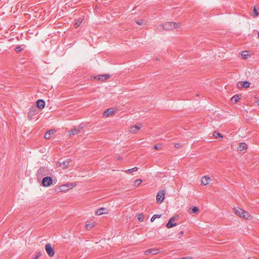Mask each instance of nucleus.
<instances>
[{
	"mask_svg": "<svg viewBox=\"0 0 259 259\" xmlns=\"http://www.w3.org/2000/svg\"><path fill=\"white\" fill-rule=\"evenodd\" d=\"M234 213L238 216L246 219V220H249L251 219L252 218L251 215L243 209L238 207L237 208H234Z\"/></svg>",
	"mask_w": 259,
	"mask_h": 259,
	"instance_id": "nucleus-1",
	"label": "nucleus"
},
{
	"mask_svg": "<svg viewBox=\"0 0 259 259\" xmlns=\"http://www.w3.org/2000/svg\"><path fill=\"white\" fill-rule=\"evenodd\" d=\"M180 26V24L179 23L166 22L162 25H159L158 27V28L160 30L163 28L165 30H170L175 28H179Z\"/></svg>",
	"mask_w": 259,
	"mask_h": 259,
	"instance_id": "nucleus-2",
	"label": "nucleus"
},
{
	"mask_svg": "<svg viewBox=\"0 0 259 259\" xmlns=\"http://www.w3.org/2000/svg\"><path fill=\"white\" fill-rule=\"evenodd\" d=\"M53 183V179L51 177L47 176L42 180L41 184L44 187L50 186Z\"/></svg>",
	"mask_w": 259,
	"mask_h": 259,
	"instance_id": "nucleus-3",
	"label": "nucleus"
},
{
	"mask_svg": "<svg viewBox=\"0 0 259 259\" xmlns=\"http://www.w3.org/2000/svg\"><path fill=\"white\" fill-rule=\"evenodd\" d=\"M179 218L178 215H176L170 219L165 227H175L177 225V224L175 222L176 221L178 220Z\"/></svg>",
	"mask_w": 259,
	"mask_h": 259,
	"instance_id": "nucleus-4",
	"label": "nucleus"
},
{
	"mask_svg": "<svg viewBox=\"0 0 259 259\" xmlns=\"http://www.w3.org/2000/svg\"><path fill=\"white\" fill-rule=\"evenodd\" d=\"M74 185L72 183H67L62 185L59 187V190L61 192H65L71 189Z\"/></svg>",
	"mask_w": 259,
	"mask_h": 259,
	"instance_id": "nucleus-5",
	"label": "nucleus"
},
{
	"mask_svg": "<svg viewBox=\"0 0 259 259\" xmlns=\"http://www.w3.org/2000/svg\"><path fill=\"white\" fill-rule=\"evenodd\" d=\"M83 128L81 125H79L77 127H74L69 131V134L71 136H74L80 132L81 130Z\"/></svg>",
	"mask_w": 259,
	"mask_h": 259,
	"instance_id": "nucleus-6",
	"label": "nucleus"
},
{
	"mask_svg": "<svg viewBox=\"0 0 259 259\" xmlns=\"http://www.w3.org/2000/svg\"><path fill=\"white\" fill-rule=\"evenodd\" d=\"M165 190L162 191L161 192H158L156 196V201L158 203H161L163 202L165 196Z\"/></svg>",
	"mask_w": 259,
	"mask_h": 259,
	"instance_id": "nucleus-7",
	"label": "nucleus"
},
{
	"mask_svg": "<svg viewBox=\"0 0 259 259\" xmlns=\"http://www.w3.org/2000/svg\"><path fill=\"white\" fill-rule=\"evenodd\" d=\"M45 248L47 253L50 256L52 257L54 255V250L50 244H47L45 246Z\"/></svg>",
	"mask_w": 259,
	"mask_h": 259,
	"instance_id": "nucleus-8",
	"label": "nucleus"
},
{
	"mask_svg": "<svg viewBox=\"0 0 259 259\" xmlns=\"http://www.w3.org/2000/svg\"><path fill=\"white\" fill-rule=\"evenodd\" d=\"M108 212V209L105 207H101L95 211V214L97 215H100L103 214H107Z\"/></svg>",
	"mask_w": 259,
	"mask_h": 259,
	"instance_id": "nucleus-9",
	"label": "nucleus"
},
{
	"mask_svg": "<svg viewBox=\"0 0 259 259\" xmlns=\"http://www.w3.org/2000/svg\"><path fill=\"white\" fill-rule=\"evenodd\" d=\"M38 112V109L35 106H33L30 108V110L28 112V115L29 116H34L37 114Z\"/></svg>",
	"mask_w": 259,
	"mask_h": 259,
	"instance_id": "nucleus-10",
	"label": "nucleus"
},
{
	"mask_svg": "<svg viewBox=\"0 0 259 259\" xmlns=\"http://www.w3.org/2000/svg\"><path fill=\"white\" fill-rule=\"evenodd\" d=\"M45 105H46L45 102L43 100L39 99V100H37V101L36 102V107H37V109L39 108V109H42L45 107Z\"/></svg>",
	"mask_w": 259,
	"mask_h": 259,
	"instance_id": "nucleus-11",
	"label": "nucleus"
},
{
	"mask_svg": "<svg viewBox=\"0 0 259 259\" xmlns=\"http://www.w3.org/2000/svg\"><path fill=\"white\" fill-rule=\"evenodd\" d=\"M141 124H139L138 125H135L133 126L130 128V132L131 133H136L138 132L141 128Z\"/></svg>",
	"mask_w": 259,
	"mask_h": 259,
	"instance_id": "nucleus-12",
	"label": "nucleus"
},
{
	"mask_svg": "<svg viewBox=\"0 0 259 259\" xmlns=\"http://www.w3.org/2000/svg\"><path fill=\"white\" fill-rule=\"evenodd\" d=\"M71 161L70 159H67V160L64 161L63 162H60V165L62 166L63 169H65L68 167V165L70 164Z\"/></svg>",
	"mask_w": 259,
	"mask_h": 259,
	"instance_id": "nucleus-13",
	"label": "nucleus"
},
{
	"mask_svg": "<svg viewBox=\"0 0 259 259\" xmlns=\"http://www.w3.org/2000/svg\"><path fill=\"white\" fill-rule=\"evenodd\" d=\"M115 112V111L112 109H108L107 110H106L103 112V115L105 116H109L110 115H112L114 114Z\"/></svg>",
	"mask_w": 259,
	"mask_h": 259,
	"instance_id": "nucleus-14",
	"label": "nucleus"
},
{
	"mask_svg": "<svg viewBox=\"0 0 259 259\" xmlns=\"http://www.w3.org/2000/svg\"><path fill=\"white\" fill-rule=\"evenodd\" d=\"M55 132H56L55 130H49L46 133V134L45 135V139H46L47 140L51 139V136L52 135H53L54 134H55Z\"/></svg>",
	"mask_w": 259,
	"mask_h": 259,
	"instance_id": "nucleus-15",
	"label": "nucleus"
},
{
	"mask_svg": "<svg viewBox=\"0 0 259 259\" xmlns=\"http://www.w3.org/2000/svg\"><path fill=\"white\" fill-rule=\"evenodd\" d=\"M210 177L204 176L201 180V184L203 185H206L209 183Z\"/></svg>",
	"mask_w": 259,
	"mask_h": 259,
	"instance_id": "nucleus-16",
	"label": "nucleus"
},
{
	"mask_svg": "<svg viewBox=\"0 0 259 259\" xmlns=\"http://www.w3.org/2000/svg\"><path fill=\"white\" fill-rule=\"evenodd\" d=\"M198 210H199V209H198V207L193 206V207H190L188 211L190 213H197V211H198Z\"/></svg>",
	"mask_w": 259,
	"mask_h": 259,
	"instance_id": "nucleus-17",
	"label": "nucleus"
},
{
	"mask_svg": "<svg viewBox=\"0 0 259 259\" xmlns=\"http://www.w3.org/2000/svg\"><path fill=\"white\" fill-rule=\"evenodd\" d=\"M136 217L138 221L141 222H143L145 219V215H144L143 213L138 214L136 215Z\"/></svg>",
	"mask_w": 259,
	"mask_h": 259,
	"instance_id": "nucleus-18",
	"label": "nucleus"
},
{
	"mask_svg": "<svg viewBox=\"0 0 259 259\" xmlns=\"http://www.w3.org/2000/svg\"><path fill=\"white\" fill-rule=\"evenodd\" d=\"M241 84V87L244 88H248L250 87V83L248 81H245L243 82H240Z\"/></svg>",
	"mask_w": 259,
	"mask_h": 259,
	"instance_id": "nucleus-19",
	"label": "nucleus"
},
{
	"mask_svg": "<svg viewBox=\"0 0 259 259\" xmlns=\"http://www.w3.org/2000/svg\"><path fill=\"white\" fill-rule=\"evenodd\" d=\"M138 169V168L137 167H135L134 168L128 169L125 171V172L127 174H132L134 171H137Z\"/></svg>",
	"mask_w": 259,
	"mask_h": 259,
	"instance_id": "nucleus-20",
	"label": "nucleus"
},
{
	"mask_svg": "<svg viewBox=\"0 0 259 259\" xmlns=\"http://www.w3.org/2000/svg\"><path fill=\"white\" fill-rule=\"evenodd\" d=\"M239 99H240V97H239V96L238 95H234L231 98V100H232V102H234V103H237Z\"/></svg>",
	"mask_w": 259,
	"mask_h": 259,
	"instance_id": "nucleus-21",
	"label": "nucleus"
},
{
	"mask_svg": "<svg viewBox=\"0 0 259 259\" xmlns=\"http://www.w3.org/2000/svg\"><path fill=\"white\" fill-rule=\"evenodd\" d=\"M136 23L140 25H143L146 24V22L143 20H136Z\"/></svg>",
	"mask_w": 259,
	"mask_h": 259,
	"instance_id": "nucleus-22",
	"label": "nucleus"
},
{
	"mask_svg": "<svg viewBox=\"0 0 259 259\" xmlns=\"http://www.w3.org/2000/svg\"><path fill=\"white\" fill-rule=\"evenodd\" d=\"M161 214H154L153 215L151 219V222H153L157 218H160L161 217Z\"/></svg>",
	"mask_w": 259,
	"mask_h": 259,
	"instance_id": "nucleus-23",
	"label": "nucleus"
},
{
	"mask_svg": "<svg viewBox=\"0 0 259 259\" xmlns=\"http://www.w3.org/2000/svg\"><path fill=\"white\" fill-rule=\"evenodd\" d=\"M149 251L152 254H156L158 252V250L156 248L149 249Z\"/></svg>",
	"mask_w": 259,
	"mask_h": 259,
	"instance_id": "nucleus-24",
	"label": "nucleus"
},
{
	"mask_svg": "<svg viewBox=\"0 0 259 259\" xmlns=\"http://www.w3.org/2000/svg\"><path fill=\"white\" fill-rule=\"evenodd\" d=\"M142 181L141 179H138V180H136V181H135L134 185L135 186H138L140 185L142 183Z\"/></svg>",
	"mask_w": 259,
	"mask_h": 259,
	"instance_id": "nucleus-25",
	"label": "nucleus"
},
{
	"mask_svg": "<svg viewBox=\"0 0 259 259\" xmlns=\"http://www.w3.org/2000/svg\"><path fill=\"white\" fill-rule=\"evenodd\" d=\"M252 14H253V15L254 17H256L259 14L257 9H256V8L255 7H254V8L253 9Z\"/></svg>",
	"mask_w": 259,
	"mask_h": 259,
	"instance_id": "nucleus-26",
	"label": "nucleus"
},
{
	"mask_svg": "<svg viewBox=\"0 0 259 259\" xmlns=\"http://www.w3.org/2000/svg\"><path fill=\"white\" fill-rule=\"evenodd\" d=\"M95 78H98V80H101V81H104V76L103 75H98L97 76H95L94 77Z\"/></svg>",
	"mask_w": 259,
	"mask_h": 259,
	"instance_id": "nucleus-27",
	"label": "nucleus"
},
{
	"mask_svg": "<svg viewBox=\"0 0 259 259\" xmlns=\"http://www.w3.org/2000/svg\"><path fill=\"white\" fill-rule=\"evenodd\" d=\"M213 136H215L216 138H219L222 137L221 134L217 131H215L213 133Z\"/></svg>",
	"mask_w": 259,
	"mask_h": 259,
	"instance_id": "nucleus-28",
	"label": "nucleus"
},
{
	"mask_svg": "<svg viewBox=\"0 0 259 259\" xmlns=\"http://www.w3.org/2000/svg\"><path fill=\"white\" fill-rule=\"evenodd\" d=\"M23 50V48H22L21 46H17L16 47V48H15V51L17 52H19L20 51H21L22 50Z\"/></svg>",
	"mask_w": 259,
	"mask_h": 259,
	"instance_id": "nucleus-29",
	"label": "nucleus"
},
{
	"mask_svg": "<svg viewBox=\"0 0 259 259\" xmlns=\"http://www.w3.org/2000/svg\"><path fill=\"white\" fill-rule=\"evenodd\" d=\"M82 22V19L81 18L79 19L78 20V22H76L74 24L75 25H76V27L78 26Z\"/></svg>",
	"mask_w": 259,
	"mask_h": 259,
	"instance_id": "nucleus-30",
	"label": "nucleus"
},
{
	"mask_svg": "<svg viewBox=\"0 0 259 259\" xmlns=\"http://www.w3.org/2000/svg\"><path fill=\"white\" fill-rule=\"evenodd\" d=\"M103 76H104V79L105 80L109 79L111 77V75L109 74H104V75H103Z\"/></svg>",
	"mask_w": 259,
	"mask_h": 259,
	"instance_id": "nucleus-31",
	"label": "nucleus"
},
{
	"mask_svg": "<svg viewBox=\"0 0 259 259\" xmlns=\"http://www.w3.org/2000/svg\"><path fill=\"white\" fill-rule=\"evenodd\" d=\"M41 254H42V253L41 252H39L32 259H37Z\"/></svg>",
	"mask_w": 259,
	"mask_h": 259,
	"instance_id": "nucleus-32",
	"label": "nucleus"
},
{
	"mask_svg": "<svg viewBox=\"0 0 259 259\" xmlns=\"http://www.w3.org/2000/svg\"><path fill=\"white\" fill-rule=\"evenodd\" d=\"M182 146V145L180 143H177L175 145V147L176 148H180Z\"/></svg>",
	"mask_w": 259,
	"mask_h": 259,
	"instance_id": "nucleus-33",
	"label": "nucleus"
},
{
	"mask_svg": "<svg viewBox=\"0 0 259 259\" xmlns=\"http://www.w3.org/2000/svg\"><path fill=\"white\" fill-rule=\"evenodd\" d=\"M242 58L244 59H246L248 58V55L247 54H242Z\"/></svg>",
	"mask_w": 259,
	"mask_h": 259,
	"instance_id": "nucleus-34",
	"label": "nucleus"
},
{
	"mask_svg": "<svg viewBox=\"0 0 259 259\" xmlns=\"http://www.w3.org/2000/svg\"><path fill=\"white\" fill-rule=\"evenodd\" d=\"M242 150L246 149L247 148V145L245 143H242Z\"/></svg>",
	"mask_w": 259,
	"mask_h": 259,
	"instance_id": "nucleus-35",
	"label": "nucleus"
},
{
	"mask_svg": "<svg viewBox=\"0 0 259 259\" xmlns=\"http://www.w3.org/2000/svg\"><path fill=\"white\" fill-rule=\"evenodd\" d=\"M160 146H158L157 145H154V149H156V150H159L160 149Z\"/></svg>",
	"mask_w": 259,
	"mask_h": 259,
	"instance_id": "nucleus-36",
	"label": "nucleus"
},
{
	"mask_svg": "<svg viewBox=\"0 0 259 259\" xmlns=\"http://www.w3.org/2000/svg\"><path fill=\"white\" fill-rule=\"evenodd\" d=\"M42 171H43V169L42 167H40L38 170V174H40L42 172Z\"/></svg>",
	"mask_w": 259,
	"mask_h": 259,
	"instance_id": "nucleus-37",
	"label": "nucleus"
},
{
	"mask_svg": "<svg viewBox=\"0 0 259 259\" xmlns=\"http://www.w3.org/2000/svg\"><path fill=\"white\" fill-rule=\"evenodd\" d=\"M149 253H150V251H149V249H148V250H147L145 251V252H144V254H145V255H148V254H149Z\"/></svg>",
	"mask_w": 259,
	"mask_h": 259,
	"instance_id": "nucleus-38",
	"label": "nucleus"
},
{
	"mask_svg": "<svg viewBox=\"0 0 259 259\" xmlns=\"http://www.w3.org/2000/svg\"><path fill=\"white\" fill-rule=\"evenodd\" d=\"M184 234V232L183 231H181L180 232H179V235L180 236H182L183 234Z\"/></svg>",
	"mask_w": 259,
	"mask_h": 259,
	"instance_id": "nucleus-39",
	"label": "nucleus"
},
{
	"mask_svg": "<svg viewBox=\"0 0 259 259\" xmlns=\"http://www.w3.org/2000/svg\"><path fill=\"white\" fill-rule=\"evenodd\" d=\"M181 259H190V258H189L188 257H183V258H181Z\"/></svg>",
	"mask_w": 259,
	"mask_h": 259,
	"instance_id": "nucleus-40",
	"label": "nucleus"
},
{
	"mask_svg": "<svg viewBox=\"0 0 259 259\" xmlns=\"http://www.w3.org/2000/svg\"><path fill=\"white\" fill-rule=\"evenodd\" d=\"M89 226H90V224H88L85 225V227H90Z\"/></svg>",
	"mask_w": 259,
	"mask_h": 259,
	"instance_id": "nucleus-41",
	"label": "nucleus"
},
{
	"mask_svg": "<svg viewBox=\"0 0 259 259\" xmlns=\"http://www.w3.org/2000/svg\"><path fill=\"white\" fill-rule=\"evenodd\" d=\"M257 105L259 106V99L257 101Z\"/></svg>",
	"mask_w": 259,
	"mask_h": 259,
	"instance_id": "nucleus-42",
	"label": "nucleus"
},
{
	"mask_svg": "<svg viewBox=\"0 0 259 259\" xmlns=\"http://www.w3.org/2000/svg\"><path fill=\"white\" fill-rule=\"evenodd\" d=\"M148 218H147L146 219V221H148Z\"/></svg>",
	"mask_w": 259,
	"mask_h": 259,
	"instance_id": "nucleus-43",
	"label": "nucleus"
},
{
	"mask_svg": "<svg viewBox=\"0 0 259 259\" xmlns=\"http://www.w3.org/2000/svg\"><path fill=\"white\" fill-rule=\"evenodd\" d=\"M258 37L259 38V32H258Z\"/></svg>",
	"mask_w": 259,
	"mask_h": 259,
	"instance_id": "nucleus-44",
	"label": "nucleus"
}]
</instances>
